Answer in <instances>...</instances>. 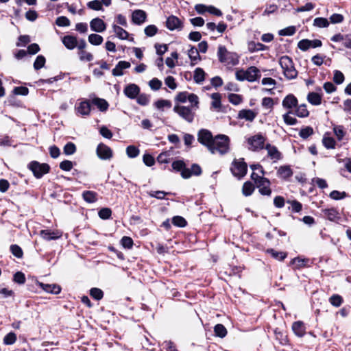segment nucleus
I'll return each mask as SVG.
<instances>
[{
  "label": "nucleus",
  "mask_w": 351,
  "mask_h": 351,
  "mask_svg": "<svg viewBox=\"0 0 351 351\" xmlns=\"http://www.w3.org/2000/svg\"><path fill=\"white\" fill-rule=\"evenodd\" d=\"M219 61L221 63L235 66L239 64V56L237 53L228 51L223 45H219L217 51Z\"/></svg>",
  "instance_id": "nucleus-1"
},
{
  "label": "nucleus",
  "mask_w": 351,
  "mask_h": 351,
  "mask_svg": "<svg viewBox=\"0 0 351 351\" xmlns=\"http://www.w3.org/2000/svg\"><path fill=\"white\" fill-rule=\"evenodd\" d=\"M213 152L211 154L219 153L221 155L226 154L230 149V138L224 134H219L215 136L213 142Z\"/></svg>",
  "instance_id": "nucleus-2"
},
{
  "label": "nucleus",
  "mask_w": 351,
  "mask_h": 351,
  "mask_svg": "<svg viewBox=\"0 0 351 351\" xmlns=\"http://www.w3.org/2000/svg\"><path fill=\"white\" fill-rule=\"evenodd\" d=\"M279 64L283 70L285 76L287 79L292 80L297 77L298 71L295 69L291 58L287 56H282L279 60Z\"/></svg>",
  "instance_id": "nucleus-3"
},
{
  "label": "nucleus",
  "mask_w": 351,
  "mask_h": 351,
  "mask_svg": "<svg viewBox=\"0 0 351 351\" xmlns=\"http://www.w3.org/2000/svg\"><path fill=\"white\" fill-rule=\"evenodd\" d=\"M213 137L210 131L206 129H201L197 134V140L203 145L206 146L210 152H213Z\"/></svg>",
  "instance_id": "nucleus-4"
},
{
  "label": "nucleus",
  "mask_w": 351,
  "mask_h": 351,
  "mask_svg": "<svg viewBox=\"0 0 351 351\" xmlns=\"http://www.w3.org/2000/svg\"><path fill=\"white\" fill-rule=\"evenodd\" d=\"M256 186L258 189V192L262 195L270 196L271 189L270 188L271 182L266 177H251Z\"/></svg>",
  "instance_id": "nucleus-5"
},
{
  "label": "nucleus",
  "mask_w": 351,
  "mask_h": 351,
  "mask_svg": "<svg viewBox=\"0 0 351 351\" xmlns=\"http://www.w3.org/2000/svg\"><path fill=\"white\" fill-rule=\"evenodd\" d=\"M173 111L188 123H192L194 120L195 110L189 106L176 105Z\"/></svg>",
  "instance_id": "nucleus-6"
},
{
  "label": "nucleus",
  "mask_w": 351,
  "mask_h": 351,
  "mask_svg": "<svg viewBox=\"0 0 351 351\" xmlns=\"http://www.w3.org/2000/svg\"><path fill=\"white\" fill-rule=\"evenodd\" d=\"M265 137L261 133L256 134L247 138L249 149L258 152L265 148Z\"/></svg>",
  "instance_id": "nucleus-7"
},
{
  "label": "nucleus",
  "mask_w": 351,
  "mask_h": 351,
  "mask_svg": "<svg viewBox=\"0 0 351 351\" xmlns=\"http://www.w3.org/2000/svg\"><path fill=\"white\" fill-rule=\"evenodd\" d=\"M27 168L33 173L34 176H43L49 172L50 166L47 163H40L34 160L27 165Z\"/></svg>",
  "instance_id": "nucleus-8"
},
{
  "label": "nucleus",
  "mask_w": 351,
  "mask_h": 351,
  "mask_svg": "<svg viewBox=\"0 0 351 351\" xmlns=\"http://www.w3.org/2000/svg\"><path fill=\"white\" fill-rule=\"evenodd\" d=\"M230 169L233 176H245L247 171V165L243 158L234 159Z\"/></svg>",
  "instance_id": "nucleus-9"
},
{
  "label": "nucleus",
  "mask_w": 351,
  "mask_h": 351,
  "mask_svg": "<svg viewBox=\"0 0 351 351\" xmlns=\"http://www.w3.org/2000/svg\"><path fill=\"white\" fill-rule=\"evenodd\" d=\"M166 27L170 31H180L183 28V23L177 16L171 15L167 19Z\"/></svg>",
  "instance_id": "nucleus-10"
},
{
  "label": "nucleus",
  "mask_w": 351,
  "mask_h": 351,
  "mask_svg": "<svg viewBox=\"0 0 351 351\" xmlns=\"http://www.w3.org/2000/svg\"><path fill=\"white\" fill-rule=\"evenodd\" d=\"M96 152L97 156L102 160H109L112 157V149L102 143L97 145Z\"/></svg>",
  "instance_id": "nucleus-11"
},
{
  "label": "nucleus",
  "mask_w": 351,
  "mask_h": 351,
  "mask_svg": "<svg viewBox=\"0 0 351 351\" xmlns=\"http://www.w3.org/2000/svg\"><path fill=\"white\" fill-rule=\"evenodd\" d=\"M245 71V80L250 82H254L258 80L261 77L260 70L254 66H250Z\"/></svg>",
  "instance_id": "nucleus-12"
},
{
  "label": "nucleus",
  "mask_w": 351,
  "mask_h": 351,
  "mask_svg": "<svg viewBox=\"0 0 351 351\" xmlns=\"http://www.w3.org/2000/svg\"><path fill=\"white\" fill-rule=\"evenodd\" d=\"M123 93L127 97L134 99L139 95L140 88L135 84H130L124 88Z\"/></svg>",
  "instance_id": "nucleus-13"
},
{
  "label": "nucleus",
  "mask_w": 351,
  "mask_h": 351,
  "mask_svg": "<svg viewBox=\"0 0 351 351\" xmlns=\"http://www.w3.org/2000/svg\"><path fill=\"white\" fill-rule=\"evenodd\" d=\"M37 285L48 293L58 294L61 291V287L56 284H45L39 281L36 282Z\"/></svg>",
  "instance_id": "nucleus-14"
},
{
  "label": "nucleus",
  "mask_w": 351,
  "mask_h": 351,
  "mask_svg": "<svg viewBox=\"0 0 351 351\" xmlns=\"http://www.w3.org/2000/svg\"><path fill=\"white\" fill-rule=\"evenodd\" d=\"M265 149L267 151V156L274 162H276L282 158V154L276 146L267 143Z\"/></svg>",
  "instance_id": "nucleus-15"
},
{
  "label": "nucleus",
  "mask_w": 351,
  "mask_h": 351,
  "mask_svg": "<svg viewBox=\"0 0 351 351\" xmlns=\"http://www.w3.org/2000/svg\"><path fill=\"white\" fill-rule=\"evenodd\" d=\"M322 213L324 217L329 221L338 222L341 219L339 213L335 208L323 209Z\"/></svg>",
  "instance_id": "nucleus-16"
},
{
  "label": "nucleus",
  "mask_w": 351,
  "mask_h": 351,
  "mask_svg": "<svg viewBox=\"0 0 351 351\" xmlns=\"http://www.w3.org/2000/svg\"><path fill=\"white\" fill-rule=\"evenodd\" d=\"M90 27L92 31L96 32H103L106 29V25L100 18H95L90 22Z\"/></svg>",
  "instance_id": "nucleus-17"
},
{
  "label": "nucleus",
  "mask_w": 351,
  "mask_h": 351,
  "mask_svg": "<svg viewBox=\"0 0 351 351\" xmlns=\"http://www.w3.org/2000/svg\"><path fill=\"white\" fill-rule=\"evenodd\" d=\"M147 18L146 12L142 10H136L132 12V20L136 25L143 24Z\"/></svg>",
  "instance_id": "nucleus-18"
},
{
  "label": "nucleus",
  "mask_w": 351,
  "mask_h": 351,
  "mask_svg": "<svg viewBox=\"0 0 351 351\" xmlns=\"http://www.w3.org/2000/svg\"><path fill=\"white\" fill-rule=\"evenodd\" d=\"M282 105L285 108L291 110L298 106V99L293 95L289 94L284 98Z\"/></svg>",
  "instance_id": "nucleus-19"
},
{
  "label": "nucleus",
  "mask_w": 351,
  "mask_h": 351,
  "mask_svg": "<svg viewBox=\"0 0 351 351\" xmlns=\"http://www.w3.org/2000/svg\"><path fill=\"white\" fill-rule=\"evenodd\" d=\"M62 42L65 47L69 50L74 49L77 45V38L71 35L64 36L62 38Z\"/></svg>",
  "instance_id": "nucleus-20"
},
{
  "label": "nucleus",
  "mask_w": 351,
  "mask_h": 351,
  "mask_svg": "<svg viewBox=\"0 0 351 351\" xmlns=\"http://www.w3.org/2000/svg\"><path fill=\"white\" fill-rule=\"evenodd\" d=\"M130 63L126 61H119L112 69V73L114 76H121L123 75V70L130 67Z\"/></svg>",
  "instance_id": "nucleus-21"
},
{
  "label": "nucleus",
  "mask_w": 351,
  "mask_h": 351,
  "mask_svg": "<svg viewBox=\"0 0 351 351\" xmlns=\"http://www.w3.org/2000/svg\"><path fill=\"white\" fill-rule=\"evenodd\" d=\"M188 56L189 59L191 60V66H195L202 59L199 53V51L196 47L193 46H191L190 49H189Z\"/></svg>",
  "instance_id": "nucleus-22"
},
{
  "label": "nucleus",
  "mask_w": 351,
  "mask_h": 351,
  "mask_svg": "<svg viewBox=\"0 0 351 351\" xmlns=\"http://www.w3.org/2000/svg\"><path fill=\"white\" fill-rule=\"evenodd\" d=\"M77 113L82 116H87L90 114L91 106L90 103L88 100L80 102L76 108Z\"/></svg>",
  "instance_id": "nucleus-23"
},
{
  "label": "nucleus",
  "mask_w": 351,
  "mask_h": 351,
  "mask_svg": "<svg viewBox=\"0 0 351 351\" xmlns=\"http://www.w3.org/2000/svg\"><path fill=\"white\" fill-rule=\"evenodd\" d=\"M256 117V113L252 110L243 109L239 112L238 118L246 121H252Z\"/></svg>",
  "instance_id": "nucleus-24"
},
{
  "label": "nucleus",
  "mask_w": 351,
  "mask_h": 351,
  "mask_svg": "<svg viewBox=\"0 0 351 351\" xmlns=\"http://www.w3.org/2000/svg\"><path fill=\"white\" fill-rule=\"evenodd\" d=\"M40 236L45 240L50 241L60 238L61 234L58 231L51 230H43L40 232Z\"/></svg>",
  "instance_id": "nucleus-25"
},
{
  "label": "nucleus",
  "mask_w": 351,
  "mask_h": 351,
  "mask_svg": "<svg viewBox=\"0 0 351 351\" xmlns=\"http://www.w3.org/2000/svg\"><path fill=\"white\" fill-rule=\"evenodd\" d=\"M292 330L298 337H302L305 334V326L302 321L295 322L292 325Z\"/></svg>",
  "instance_id": "nucleus-26"
},
{
  "label": "nucleus",
  "mask_w": 351,
  "mask_h": 351,
  "mask_svg": "<svg viewBox=\"0 0 351 351\" xmlns=\"http://www.w3.org/2000/svg\"><path fill=\"white\" fill-rule=\"evenodd\" d=\"M255 188L256 184L254 181H246L242 187V194L245 197L250 196L254 193Z\"/></svg>",
  "instance_id": "nucleus-27"
},
{
  "label": "nucleus",
  "mask_w": 351,
  "mask_h": 351,
  "mask_svg": "<svg viewBox=\"0 0 351 351\" xmlns=\"http://www.w3.org/2000/svg\"><path fill=\"white\" fill-rule=\"evenodd\" d=\"M83 199L89 204L95 203L97 201L98 194L93 191H84L82 194Z\"/></svg>",
  "instance_id": "nucleus-28"
},
{
  "label": "nucleus",
  "mask_w": 351,
  "mask_h": 351,
  "mask_svg": "<svg viewBox=\"0 0 351 351\" xmlns=\"http://www.w3.org/2000/svg\"><path fill=\"white\" fill-rule=\"evenodd\" d=\"M172 168L176 171H181V176H186V173L188 171L184 162L182 160H175L172 162Z\"/></svg>",
  "instance_id": "nucleus-29"
},
{
  "label": "nucleus",
  "mask_w": 351,
  "mask_h": 351,
  "mask_svg": "<svg viewBox=\"0 0 351 351\" xmlns=\"http://www.w3.org/2000/svg\"><path fill=\"white\" fill-rule=\"evenodd\" d=\"M266 252L271 255L272 258L274 259L282 261H283L287 256V253L285 252H278L275 250L273 248H269L266 250Z\"/></svg>",
  "instance_id": "nucleus-30"
},
{
  "label": "nucleus",
  "mask_w": 351,
  "mask_h": 351,
  "mask_svg": "<svg viewBox=\"0 0 351 351\" xmlns=\"http://www.w3.org/2000/svg\"><path fill=\"white\" fill-rule=\"evenodd\" d=\"M206 73L202 68H196L194 71L193 80L195 83L201 84L205 80Z\"/></svg>",
  "instance_id": "nucleus-31"
},
{
  "label": "nucleus",
  "mask_w": 351,
  "mask_h": 351,
  "mask_svg": "<svg viewBox=\"0 0 351 351\" xmlns=\"http://www.w3.org/2000/svg\"><path fill=\"white\" fill-rule=\"evenodd\" d=\"M307 100L311 104L318 106L322 103V95L315 92H311L307 95Z\"/></svg>",
  "instance_id": "nucleus-32"
},
{
  "label": "nucleus",
  "mask_w": 351,
  "mask_h": 351,
  "mask_svg": "<svg viewBox=\"0 0 351 351\" xmlns=\"http://www.w3.org/2000/svg\"><path fill=\"white\" fill-rule=\"evenodd\" d=\"M210 97L213 99L211 102V107L215 110L219 111L221 107V94L219 93H215L211 94Z\"/></svg>",
  "instance_id": "nucleus-33"
},
{
  "label": "nucleus",
  "mask_w": 351,
  "mask_h": 351,
  "mask_svg": "<svg viewBox=\"0 0 351 351\" xmlns=\"http://www.w3.org/2000/svg\"><path fill=\"white\" fill-rule=\"evenodd\" d=\"M274 335L276 337V339L278 341L279 343L281 345H287L289 342L287 336L283 331H281L279 328H276L274 330Z\"/></svg>",
  "instance_id": "nucleus-34"
},
{
  "label": "nucleus",
  "mask_w": 351,
  "mask_h": 351,
  "mask_svg": "<svg viewBox=\"0 0 351 351\" xmlns=\"http://www.w3.org/2000/svg\"><path fill=\"white\" fill-rule=\"evenodd\" d=\"M92 104L96 106L101 111L104 112L108 108V103L104 99L95 98L92 100Z\"/></svg>",
  "instance_id": "nucleus-35"
},
{
  "label": "nucleus",
  "mask_w": 351,
  "mask_h": 351,
  "mask_svg": "<svg viewBox=\"0 0 351 351\" xmlns=\"http://www.w3.org/2000/svg\"><path fill=\"white\" fill-rule=\"evenodd\" d=\"M307 262L308 259L296 257L291 261L290 264L294 265V269H300L301 268L306 267Z\"/></svg>",
  "instance_id": "nucleus-36"
},
{
  "label": "nucleus",
  "mask_w": 351,
  "mask_h": 351,
  "mask_svg": "<svg viewBox=\"0 0 351 351\" xmlns=\"http://www.w3.org/2000/svg\"><path fill=\"white\" fill-rule=\"evenodd\" d=\"M267 47L261 43L250 42L248 44V49L250 52L265 51Z\"/></svg>",
  "instance_id": "nucleus-37"
},
{
  "label": "nucleus",
  "mask_w": 351,
  "mask_h": 351,
  "mask_svg": "<svg viewBox=\"0 0 351 351\" xmlns=\"http://www.w3.org/2000/svg\"><path fill=\"white\" fill-rule=\"evenodd\" d=\"M112 27L114 33L119 39L125 40L128 38L129 34L124 29L117 25H114Z\"/></svg>",
  "instance_id": "nucleus-38"
},
{
  "label": "nucleus",
  "mask_w": 351,
  "mask_h": 351,
  "mask_svg": "<svg viewBox=\"0 0 351 351\" xmlns=\"http://www.w3.org/2000/svg\"><path fill=\"white\" fill-rule=\"evenodd\" d=\"M294 114L299 117H307L309 115V112L307 110L306 104H302L296 106Z\"/></svg>",
  "instance_id": "nucleus-39"
},
{
  "label": "nucleus",
  "mask_w": 351,
  "mask_h": 351,
  "mask_svg": "<svg viewBox=\"0 0 351 351\" xmlns=\"http://www.w3.org/2000/svg\"><path fill=\"white\" fill-rule=\"evenodd\" d=\"M214 332L215 336L223 338L227 335V330L223 324H217L214 327Z\"/></svg>",
  "instance_id": "nucleus-40"
},
{
  "label": "nucleus",
  "mask_w": 351,
  "mask_h": 351,
  "mask_svg": "<svg viewBox=\"0 0 351 351\" xmlns=\"http://www.w3.org/2000/svg\"><path fill=\"white\" fill-rule=\"evenodd\" d=\"M88 42L93 45H99L103 43L104 38L97 34H91L88 38Z\"/></svg>",
  "instance_id": "nucleus-41"
},
{
  "label": "nucleus",
  "mask_w": 351,
  "mask_h": 351,
  "mask_svg": "<svg viewBox=\"0 0 351 351\" xmlns=\"http://www.w3.org/2000/svg\"><path fill=\"white\" fill-rule=\"evenodd\" d=\"M322 143L326 149H335L336 147V141L332 137L324 136Z\"/></svg>",
  "instance_id": "nucleus-42"
},
{
  "label": "nucleus",
  "mask_w": 351,
  "mask_h": 351,
  "mask_svg": "<svg viewBox=\"0 0 351 351\" xmlns=\"http://www.w3.org/2000/svg\"><path fill=\"white\" fill-rule=\"evenodd\" d=\"M313 25L319 28L327 27L329 25V21L326 18L317 17L314 19Z\"/></svg>",
  "instance_id": "nucleus-43"
},
{
  "label": "nucleus",
  "mask_w": 351,
  "mask_h": 351,
  "mask_svg": "<svg viewBox=\"0 0 351 351\" xmlns=\"http://www.w3.org/2000/svg\"><path fill=\"white\" fill-rule=\"evenodd\" d=\"M188 100L191 104L189 107L196 111L199 108V97L195 94L189 93Z\"/></svg>",
  "instance_id": "nucleus-44"
},
{
  "label": "nucleus",
  "mask_w": 351,
  "mask_h": 351,
  "mask_svg": "<svg viewBox=\"0 0 351 351\" xmlns=\"http://www.w3.org/2000/svg\"><path fill=\"white\" fill-rule=\"evenodd\" d=\"M10 250L11 253L16 258H21L23 256V252L21 249V247L16 245V244H12L10 247Z\"/></svg>",
  "instance_id": "nucleus-45"
},
{
  "label": "nucleus",
  "mask_w": 351,
  "mask_h": 351,
  "mask_svg": "<svg viewBox=\"0 0 351 351\" xmlns=\"http://www.w3.org/2000/svg\"><path fill=\"white\" fill-rule=\"evenodd\" d=\"M90 295L93 299L98 301L103 298L104 292L101 289L94 287L90 289Z\"/></svg>",
  "instance_id": "nucleus-46"
},
{
  "label": "nucleus",
  "mask_w": 351,
  "mask_h": 351,
  "mask_svg": "<svg viewBox=\"0 0 351 351\" xmlns=\"http://www.w3.org/2000/svg\"><path fill=\"white\" fill-rule=\"evenodd\" d=\"M202 168L197 164H193L191 167L188 168V171L186 173V175L190 176H199L202 174Z\"/></svg>",
  "instance_id": "nucleus-47"
},
{
  "label": "nucleus",
  "mask_w": 351,
  "mask_h": 351,
  "mask_svg": "<svg viewBox=\"0 0 351 351\" xmlns=\"http://www.w3.org/2000/svg\"><path fill=\"white\" fill-rule=\"evenodd\" d=\"M287 203L291 204L289 209H291L293 213H299L302 209V204L297 200H288Z\"/></svg>",
  "instance_id": "nucleus-48"
},
{
  "label": "nucleus",
  "mask_w": 351,
  "mask_h": 351,
  "mask_svg": "<svg viewBox=\"0 0 351 351\" xmlns=\"http://www.w3.org/2000/svg\"><path fill=\"white\" fill-rule=\"evenodd\" d=\"M46 62V59L43 55H39L36 57L34 62V68L35 70H39L43 68Z\"/></svg>",
  "instance_id": "nucleus-49"
},
{
  "label": "nucleus",
  "mask_w": 351,
  "mask_h": 351,
  "mask_svg": "<svg viewBox=\"0 0 351 351\" xmlns=\"http://www.w3.org/2000/svg\"><path fill=\"white\" fill-rule=\"evenodd\" d=\"M98 215L101 219H109L112 215V210L109 208H102L99 210Z\"/></svg>",
  "instance_id": "nucleus-50"
},
{
  "label": "nucleus",
  "mask_w": 351,
  "mask_h": 351,
  "mask_svg": "<svg viewBox=\"0 0 351 351\" xmlns=\"http://www.w3.org/2000/svg\"><path fill=\"white\" fill-rule=\"evenodd\" d=\"M139 149L134 145H129L126 148V154L129 158H134L138 156Z\"/></svg>",
  "instance_id": "nucleus-51"
},
{
  "label": "nucleus",
  "mask_w": 351,
  "mask_h": 351,
  "mask_svg": "<svg viewBox=\"0 0 351 351\" xmlns=\"http://www.w3.org/2000/svg\"><path fill=\"white\" fill-rule=\"evenodd\" d=\"M172 223L178 227L184 228L187 225L186 219L181 216H175L172 218Z\"/></svg>",
  "instance_id": "nucleus-52"
},
{
  "label": "nucleus",
  "mask_w": 351,
  "mask_h": 351,
  "mask_svg": "<svg viewBox=\"0 0 351 351\" xmlns=\"http://www.w3.org/2000/svg\"><path fill=\"white\" fill-rule=\"evenodd\" d=\"M16 341V335L14 332H10L8 333L3 338V343L5 345H12Z\"/></svg>",
  "instance_id": "nucleus-53"
},
{
  "label": "nucleus",
  "mask_w": 351,
  "mask_h": 351,
  "mask_svg": "<svg viewBox=\"0 0 351 351\" xmlns=\"http://www.w3.org/2000/svg\"><path fill=\"white\" fill-rule=\"evenodd\" d=\"M313 134V129L310 126H306L302 128L300 131L299 135L303 139H306Z\"/></svg>",
  "instance_id": "nucleus-54"
},
{
  "label": "nucleus",
  "mask_w": 351,
  "mask_h": 351,
  "mask_svg": "<svg viewBox=\"0 0 351 351\" xmlns=\"http://www.w3.org/2000/svg\"><path fill=\"white\" fill-rule=\"evenodd\" d=\"M333 132L338 141H341L346 134V132L344 131V128L342 125L335 126L333 128Z\"/></svg>",
  "instance_id": "nucleus-55"
},
{
  "label": "nucleus",
  "mask_w": 351,
  "mask_h": 351,
  "mask_svg": "<svg viewBox=\"0 0 351 351\" xmlns=\"http://www.w3.org/2000/svg\"><path fill=\"white\" fill-rule=\"evenodd\" d=\"M63 151L66 155L73 154L76 152V146L73 143L69 142L64 146Z\"/></svg>",
  "instance_id": "nucleus-56"
},
{
  "label": "nucleus",
  "mask_w": 351,
  "mask_h": 351,
  "mask_svg": "<svg viewBox=\"0 0 351 351\" xmlns=\"http://www.w3.org/2000/svg\"><path fill=\"white\" fill-rule=\"evenodd\" d=\"M250 167L252 170V173L250 176H258V173L265 174L263 167L258 163L252 164L250 165Z\"/></svg>",
  "instance_id": "nucleus-57"
},
{
  "label": "nucleus",
  "mask_w": 351,
  "mask_h": 351,
  "mask_svg": "<svg viewBox=\"0 0 351 351\" xmlns=\"http://www.w3.org/2000/svg\"><path fill=\"white\" fill-rule=\"evenodd\" d=\"M292 110H289V112L283 115V119L285 123L288 125H294L297 123L298 121L295 118L291 117L289 114H292Z\"/></svg>",
  "instance_id": "nucleus-58"
},
{
  "label": "nucleus",
  "mask_w": 351,
  "mask_h": 351,
  "mask_svg": "<svg viewBox=\"0 0 351 351\" xmlns=\"http://www.w3.org/2000/svg\"><path fill=\"white\" fill-rule=\"evenodd\" d=\"M329 301L332 306L339 307L343 302V298L339 295L334 294L330 298Z\"/></svg>",
  "instance_id": "nucleus-59"
},
{
  "label": "nucleus",
  "mask_w": 351,
  "mask_h": 351,
  "mask_svg": "<svg viewBox=\"0 0 351 351\" xmlns=\"http://www.w3.org/2000/svg\"><path fill=\"white\" fill-rule=\"evenodd\" d=\"M78 55L81 61L90 62L93 60V56L92 53L84 50L79 51Z\"/></svg>",
  "instance_id": "nucleus-60"
},
{
  "label": "nucleus",
  "mask_w": 351,
  "mask_h": 351,
  "mask_svg": "<svg viewBox=\"0 0 351 351\" xmlns=\"http://www.w3.org/2000/svg\"><path fill=\"white\" fill-rule=\"evenodd\" d=\"M347 196L348 194L345 191L340 192L339 191L335 190L330 193V197L335 200H340L344 199Z\"/></svg>",
  "instance_id": "nucleus-61"
},
{
  "label": "nucleus",
  "mask_w": 351,
  "mask_h": 351,
  "mask_svg": "<svg viewBox=\"0 0 351 351\" xmlns=\"http://www.w3.org/2000/svg\"><path fill=\"white\" fill-rule=\"evenodd\" d=\"M13 280L19 285H23L25 282V276L22 271H17L14 274Z\"/></svg>",
  "instance_id": "nucleus-62"
},
{
  "label": "nucleus",
  "mask_w": 351,
  "mask_h": 351,
  "mask_svg": "<svg viewBox=\"0 0 351 351\" xmlns=\"http://www.w3.org/2000/svg\"><path fill=\"white\" fill-rule=\"evenodd\" d=\"M121 243L124 248L131 249L133 246L134 242L131 237L124 236L121 239Z\"/></svg>",
  "instance_id": "nucleus-63"
},
{
  "label": "nucleus",
  "mask_w": 351,
  "mask_h": 351,
  "mask_svg": "<svg viewBox=\"0 0 351 351\" xmlns=\"http://www.w3.org/2000/svg\"><path fill=\"white\" fill-rule=\"evenodd\" d=\"M158 30L156 25H149L145 28L144 32L147 36L152 37L157 34Z\"/></svg>",
  "instance_id": "nucleus-64"
}]
</instances>
